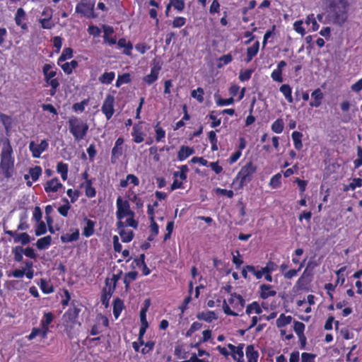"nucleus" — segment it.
<instances>
[{
	"mask_svg": "<svg viewBox=\"0 0 362 362\" xmlns=\"http://www.w3.org/2000/svg\"><path fill=\"white\" fill-rule=\"evenodd\" d=\"M348 18V4L346 0H332L326 10L327 23L341 25Z\"/></svg>",
	"mask_w": 362,
	"mask_h": 362,
	"instance_id": "obj_1",
	"label": "nucleus"
},
{
	"mask_svg": "<svg viewBox=\"0 0 362 362\" xmlns=\"http://www.w3.org/2000/svg\"><path fill=\"white\" fill-rule=\"evenodd\" d=\"M14 157L13 156V148L8 140L4 143L1 153L0 170L6 178L13 175L14 171Z\"/></svg>",
	"mask_w": 362,
	"mask_h": 362,
	"instance_id": "obj_2",
	"label": "nucleus"
},
{
	"mask_svg": "<svg viewBox=\"0 0 362 362\" xmlns=\"http://www.w3.org/2000/svg\"><path fill=\"white\" fill-rule=\"evenodd\" d=\"M81 310L76 306L71 307L63 315V325L65 327V332L68 337L71 339L76 334V327H80L81 324L78 321V316Z\"/></svg>",
	"mask_w": 362,
	"mask_h": 362,
	"instance_id": "obj_3",
	"label": "nucleus"
},
{
	"mask_svg": "<svg viewBox=\"0 0 362 362\" xmlns=\"http://www.w3.org/2000/svg\"><path fill=\"white\" fill-rule=\"evenodd\" d=\"M256 166L252 162L247 163L241 168L233 180V185H238V189L243 188V186L247 185L252 180V175L256 171Z\"/></svg>",
	"mask_w": 362,
	"mask_h": 362,
	"instance_id": "obj_4",
	"label": "nucleus"
},
{
	"mask_svg": "<svg viewBox=\"0 0 362 362\" xmlns=\"http://www.w3.org/2000/svg\"><path fill=\"white\" fill-rule=\"evenodd\" d=\"M69 131L77 141L83 139L87 134L88 125L80 119L72 117L69 120Z\"/></svg>",
	"mask_w": 362,
	"mask_h": 362,
	"instance_id": "obj_5",
	"label": "nucleus"
},
{
	"mask_svg": "<svg viewBox=\"0 0 362 362\" xmlns=\"http://www.w3.org/2000/svg\"><path fill=\"white\" fill-rule=\"evenodd\" d=\"M52 65L45 64L42 67V72L45 76V81L48 86H51L50 95H54L56 93L57 88L59 86V83L54 77L57 75L55 71L51 70Z\"/></svg>",
	"mask_w": 362,
	"mask_h": 362,
	"instance_id": "obj_6",
	"label": "nucleus"
},
{
	"mask_svg": "<svg viewBox=\"0 0 362 362\" xmlns=\"http://www.w3.org/2000/svg\"><path fill=\"white\" fill-rule=\"evenodd\" d=\"M116 204L117 209L116 216L117 219L121 221L125 216L134 217V213L130 209V206L127 201H123L121 197H118Z\"/></svg>",
	"mask_w": 362,
	"mask_h": 362,
	"instance_id": "obj_7",
	"label": "nucleus"
},
{
	"mask_svg": "<svg viewBox=\"0 0 362 362\" xmlns=\"http://www.w3.org/2000/svg\"><path fill=\"white\" fill-rule=\"evenodd\" d=\"M114 105V96L110 94H107L101 107V111L105 115L107 120L110 119L115 113Z\"/></svg>",
	"mask_w": 362,
	"mask_h": 362,
	"instance_id": "obj_8",
	"label": "nucleus"
},
{
	"mask_svg": "<svg viewBox=\"0 0 362 362\" xmlns=\"http://www.w3.org/2000/svg\"><path fill=\"white\" fill-rule=\"evenodd\" d=\"M48 142L46 140H42L40 144H36L33 141L29 144V149L34 158H40L41 153L48 148Z\"/></svg>",
	"mask_w": 362,
	"mask_h": 362,
	"instance_id": "obj_9",
	"label": "nucleus"
},
{
	"mask_svg": "<svg viewBox=\"0 0 362 362\" xmlns=\"http://www.w3.org/2000/svg\"><path fill=\"white\" fill-rule=\"evenodd\" d=\"M93 4L87 1H81L76 5V12L81 14L82 16L90 17L93 14Z\"/></svg>",
	"mask_w": 362,
	"mask_h": 362,
	"instance_id": "obj_10",
	"label": "nucleus"
},
{
	"mask_svg": "<svg viewBox=\"0 0 362 362\" xmlns=\"http://www.w3.org/2000/svg\"><path fill=\"white\" fill-rule=\"evenodd\" d=\"M160 70V66L158 64H155L151 66V73L144 78V81L148 85L152 84L157 80Z\"/></svg>",
	"mask_w": 362,
	"mask_h": 362,
	"instance_id": "obj_11",
	"label": "nucleus"
},
{
	"mask_svg": "<svg viewBox=\"0 0 362 362\" xmlns=\"http://www.w3.org/2000/svg\"><path fill=\"white\" fill-rule=\"evenodd\" d=\"M228 303L232 305L233 308L237 310H242L245 305V300L243 297L236 293L231 294Z\"/></svg>",
	"mask_w": 362,
	"mask_h": 362,
	"instance_id": "obj_12",
	"label": "nucleus"
},
{
	"mask_svg": "<svg viewBox=\"0 0 362 362\" xmlns=\"http://www.w3.org/2000/svg\"><path fill=\"white\" fill-rule=\"evenodd\" d=\"M259 289L260 297L262 299H267L269 297L274 296L276 294V291L272 288V286L268 284H262Z\"/></svg>",
	"mask_w": 362,
	"mask_h": 362,
	"instance_id": "obj_13",
	"label": "nucleus"
},
{
	"mask_svg": "<svg viewBox=\"0 0 362 362\" xmlns=\"http://www.w3.org/2000/svg\"><path fill=\"white\" fill-rule=\"evenodd\" d=\"M61 187H62V183L59 182L57 178H54L47 182L45 186V190L46 192H56Z\"/></svg>",
	"mask_w": 362,
	"mask_h": 362,
	"instance_id": "obj_14",
	"label": "nucleus"
},
{
	"mask_svg": "<svg viewBox=\"0 0 362 362\" xmlns=\"http://www.w3.org/2000/svg\"><path fill=\"white\" fill-rule=\"evenodd\" d=\"M25 13L24 10L22 8H18L15 16V22L23 30H27L28 28L26 23L23 22L25 20Z\"/></svg>",
	"mask_w": 362,
	"mask_h": 362,
	"instance_id": "obj_15",
	"label": "nucleus"
},
{
	"mask_svg": "<svg viewBox=\"0 0 362 362\" xmlns=\"http://www.w3.org/2000/svg\"><path fill=\"white\" fill-rule=\"evenodd\" d=\"M194 151L192 148L186 146H182L177 152V159L180 161L184 160L189 156L194 154Z\"/></svg>",
	"mask_w": 362,
	"mask_h": 362,
	"instance_id": "obj_16",
	"label": "nucleus"
},
{
	"mask_svg": "<svg viewBox=\"0 0 362 362\" xmlns=\"http://www.w3.org/2000/svg\"><path fill=\"white\" fill-rule=\"evenodd\" d=\"M311 97L314 99L313 101L310 103L311 107H317L321 105V101L323 98V93L320 88L315 89L311 94Z\"/></svg>",
	"mask_w": 362,
	"mask_h": 362,
	"instance_id": "obj_17",
	"label": "nucleus"
},
{
	"mask_svg": "<svg viewBox=\"0 0 362 362\" xmlns=\"http://www.w3.org/2000/svg\"><path fill=\"white\" fill-rule=\"evenodd\" d=\"M132 135L135 143H141L144 139V134L141 131V127L139 125H134L132 129Z\"/></svg>",
	"mask_w": 362,
	"mask_h": 362,
	"instance_id": "obj_18",
	"label": "nucleus"
},
{
	"mask_svg": "<svg viewBox=\"0 0 362 362\" xmlns=\"http://www.w3.org/2000/svg\"><path fill=\"white\" fill-rule=\"evenodd\" d=\"M42 174V168L40 166H35L34 168H30L29 169V174H25L24 175V179L28 180L30 177L33 182L38 180L39 177Z\"/></svg>",
	"mask_w": 362,
	"mask_h": 362,
	"instance_id": "obj_19",
	"label": "nucleus"
},
{
	"mask_svg": "<svg viewBox=\"0 0 362 362\" xmlns=\"http://www.w3.org/2000/svg\"><path fill=\"white\" fill-rule=\"evenodd\" d=\"M245 354L248 362H257L259 354L255 350L252 345H248L247 346Z\"/></svg>",
	"mask_w": 362,
	"mask_h": 362,
	"instance_id": "obj_20",
	"label": "nucleus"
},
{
	"mask_svg": "<svg viewBox=\"0 0 362 362\" xmlns=\"http://www.w3.org/2000/svg\"><path fill=\"white\" fill-rule=\"evenodd\" d=\"M53 320V315L51 313H45L43 315V317L41 320L40 325L42 327H44V335L45 333H48L49 332V325Z\"/></svg>",
	"mask_w": 362,
	"mask_h": 362,
	"instance_id": "obj_21",
	"label": "nucleus"
},
{
	"mask_svg": "<svg viewBox=\"0 0 362 362\" xmlns=\"http://www.w3.org/2000/svg\"><path fill=\"white\" fill-rule=\"evenodd\" d=\"M259 47V42H255L251 47L247 49V58L246 62H250L252 58L257 54Z\"/></svg>",
	"mask_w": 362,
	"mask_h": 362,
	"instance_id": "obj_22",
	"label": "nucleus"
},
{
	"mask_svg": "<svg viewBox=\"0 0 362 362\" xmlns=\"http://www.w3.org/2000/svg\"><path fill=\"white\" fill-rule=\"evenodd\" d=\"M52 240V239L50 235L41 238L37 240L36 247L40 250H45L51 245Z\"/></svg>",
	"mask_w": 362,
	"mask_h": 362,
	"instance_id": "obj_23",
	"label": "nucleus"
},
{
	"mask_svg": "<svg viewBox=\"0 0 362 362\" xmlns=\"http://www.w3.org/2000/svg\"><path fill=\"white\" fill-rule=\"evenodd\" d=\"M292 139L293 141L294 147L297 150H300L303 147L302 137L303 134L300 132L295 131L291 134Z\"/></svg>",
	"mask_w": 362,
	"mask_h": 362,
	"instance_id": "obj_24",
	"label": "nucleus"
},
{
	"mask_svg": "<svg viewBox=\"0 0 362 362\" xmlns=\"http://www.w3.org/2000/svg\"><path fill=\"white\" fill-rule=\"evenodd\" d=\"M68 165L62 162L58 163L57 165V171L61 174L63 180H66L68 177Z\"/></svg>",
	"mask_w": 362,
	"mask_h": 362,
	"instance_id": "obj_25",
	"label": "nucleus"
},
{
	"mask_svg": "<svg viewBox=\"0 0 362 362\" xmlns=\"http://www.w3.org/2000/svg\"><path fill=\"white\" fill-rule=\"evenodd\" d=\"M197 318L206 322H211L216 319V315L213 311L202 312L197 315Z\"/></svg>",
	"mask_w": 362,
	"mask_h": 362,
	"instance_id": "obj_26",
	"label": "nucleus"
},
{
	"mask_svg": "<svg viewBox=\"0 0 362 362\" xmlns=\"http://www.w3.org/2000/svg\"><path fill=\"white\" fill-rule=\"evenodd\" d=\"M280 91L282 93V94L284 95V97L286 98V99L287 100V101L288 103H292L293 102V97H292V95H291V88L290 87L289 85L288 84H283L280 88H279Z\"/></svg>",
	"mask_w": 362,
	"mask_h": 362,
	"instance_id": "obj_27",
	"label": "nucleus"
},
{
	"mask_svg": "<svg viewBox=\"0 0 362 362\" xmlns=\"http://www.w3.org/2000/svg\"><path fill=\"white\" fill-rule=\"evenodd\" d=\"M123 309V301L119 298H116L113 303V315L117 319L119 316Z\"/></svg>",
	"mask_w": 362,
	"mask_h": 362,
	"instance_id": "obj_28",
	"label": "nucleus"
},
{
	"mask_svg": "<svg viewBox=\"0 0 362 362\" xmlns=\"http://www.w3.org/2000/svg\"><path fill=\"white\" fill-rule=\"evenodd\" d=\"M292 320V317L290 315L286 316L284 314H281L279 317L276 320V326L278 327H284L290 324Z\"/></svg>",
	"mask_w": 362,
	"mask_h": 362,
	"instance_id": "obj_29",
	"label": "nucleus"
},
{
	"mask_svg": "<svg viewBox=\"0 0 362 362\" xmlns=\"http://www.w3.org/2000/svg\"><path fill=\"white\" fill-rule=\"evenodd\" d=\"M59 66H61L62 69L66 74H70L73 69L76 68L78 66V62L76 60H72L71 62H65L64 64H61Z\"/></svg>",
	"mask_w": 362,
	"mask_h": 362,
	"instance_id": "obj_30",
	"label": "nucleus"
},
{
	"mask_svg": "<svg viewBox=\"0 0 362 362\" xmlns=\"http://www.w3.org/2000/svg\"><path fill=\"white\" fill-rule=\"evenodd\" d=\"M138 276V273L136 272H129L127 273L124 278V284H125L126 289H128L130 284L135 281Z\"/></svg>",
	"mask_w": 362,
	"mask_h": 362,
	"instance_id": "obj_31",
	"label": "nucleus"
},
{
	"mask_svg": "<svg viewBox=\"0 0 362 362\" xmlns=\"http://www.w3.org/2000/svg\"><path fill=\"white\" fill-rule=\"evenodd\" d=\"M117 45L119 47L124 48V54H125L127 55H129L131 54V50L132 49V45L129 41L126 40L124 38L119 39L117 42Z\"/></svg>",
	"mask_w": 362,
	"mask_h": 362,
	"instance_id": "obj_32",
	"label": "nucleus"
},
{
	"mask_svg": "<svg viewBox=\"0 0 362 362\" xmlns=\"http://www.w3.org/2000/svg\"><path fill=\"white\" fill-rule=\"evenodd\" d=\"M86 225L83 228V235L86 237H90L94 233V226L95 223L91 220H86Z\"/></svg>",
	"mask_w": 362,
	"mask_h": 362,
	"instance_id": "obj_33",
	"label": "nucleus"
},
{
	"mask_svg": "<svg viewBox=\"0 0 362 362\" xmlns=\"http://www.w3.org/2000/svg\"><path fill=\"white\" fill-rule=\"evenodd\" d=\"M115 73L112 71L105 72L99 77V81L102 83L110 84L115 78Z\"/></svg>",
	"mask_w": 362,
	"mask_h": 362,
	"instance_id": "obj_34",
	"label": "nucleus"
},
{
	"mask_svg": "<svg viewBox=\"0 0 362 362\" xmlns=\"http://www.w3.org/2000/svg\"><path fill=\"white\" fill-rule=\"evenodd\" d=\"M244 344H240L238 346V349L232 355L234 360L237 362H244V353H243Z\"/></svg>",
	"mask_w": 362,
	"mask_h": 362,
	"instance_id": "obj_35",
	"label": "nucleus"
},
{
	"mask_svg": "<svg viewBox=\"0 0 362 362\" xmlns=\"http://www.w3.org/2000/svg\"><path fill=\"white\" fill-rule=\"evenodd\" d=\"M262 311V308L259 307L257 302H253L252 303L248 305L246 308V313L247 315H250L253 313L256 314H260Z\"/></svg>",
	"mask_w": 362,
	"mask_h": 362,
	"instance_id": "obj_36",
	"label": "nucleus"
},
{
	"mask_svg": "<svg viewBox=\"0 0 362 362\" xmlns=\"http://www.w3.org/2000/svg\"><path fill=\"white\" fill-rule=\"evenodd\" d=\"M73 50L71 48L67 47L65 48L60 57L58 59V64L60 65L62 62H64L67 59H70L72 57Z\"/></svg>",
	"mask_w": 362,
	"mask_h": 362,
	"instance_id": "obj_37",
	"label": "nucleus"
},
{
	"mask_svg": "<svg viewBox=\"0 0 362 362\" xmlns=\"http://www.w3.org/2000/svg\"><path fill=\"white\" fill-rule=\"evenodd\" d=\"M79 233L78 231H76L72 233L71 234H64L61 236V240L63 243H69L78 239Z\"/></svg>",
	"mask_w": 362,
	"mask_h": 362,
	"instance_id": "obj_38",
	"label": "nucleus"
},
{
	"mask_svg": "<svg viewBox=\"0 0 362 362\" xmlns=\"http://www.w3.org/2000/svg\"><path fill=\"white\" fill-rule=\"evenodd\" d=\"M284 127V126L283 120L281 119H277L273 122L271 128L274 132L276 134H280L283 132Z\"/></svg>",
	"mask_w": 362,
	"mask_h": 362,
	"instance_id": "obj_39",
	"label": "nucleus"
},
{
	"mask_svg": "<svg viewBox=\"0 0 362 362\" xmlns=\"http://www.w3.org/2000/svg\"><path fill=\"white\" fill-rule=\"evenodd\" d=\"M30 236L26 233H22L20 234H16L14 238V241L16 243H21L23 245H26L30 242Z\"/></svg>",
	"mask_w": 362,
	"mask_h": 362,
	"instance_id": "obj_40",
	"label": "nucleus"
},
{
	"mask_svg": "<svg viewBox=\"0 0 362 362\" xmlns=\"http://www.w3.org/2000/svg\"><path fill=\"white\" fill-rule=\"evenodd\" d=\"M40 288L45 293H51L54 291L53 287L50 284L44 279H42L40 280Z\"/></svg>",
	"mask_w": 362,
	"mask_h": 362,
	"instance_id": "obj_41",
	"label": "nucleus"
},
{
	"mask_svg": "<svg viewBox=\"0 0 362 362\" xmlns=\"http://www.w3.org/2000/svg\"><path fill=\"white\" fill-rule=\"evenodd\" d=\"M362 185V180L361 178H354L352 182L348 185H345L344 190L348 191L349 189L354 190L356 187H360Z\"/></svg>",
	"mask_w": 362,
	"mask_h": 362,
	"instance_id": "obj_42",
	"label": "nucleus"
},
{
	"mask_svg": "<svg viewBox=\"0 0 362 362\" xmlns=\"http://www.w3.org/2000/svg\"><path fill=\"white\" fill-rule=\"evenodd\" d=\"M123 153V150L121 146H115L112 149L111 160L115 163L116 160L120 157Z\"/></svg>",
	"mask_w": 362,
	"mask_h": 362,
	"instance_id": "obj_43",
	"label": "nucleus"
},
{
	"mask_svg": "<svg viewBox=\"0 0 362 362\" xmlns=\"http://www.w3.org/2000/svg\"><path fill=\"white\" fill-rule=\"evenodd\" d=\"M119 235L121 236L122 241L124 243L130 242L134 237V233L132 230H122L119 233Z\"/></svg>",
	"mask_w": 362,
	"mask_h": 362,
	"instance_id": "obj_44",
	"label": "nucleus"
},
{
	"mask_svg": "<svg viewBox=\"0 0 362 362\" xmlns=\"http://www.w3.org/2000/svg\"><path fill=\"white\" fill-rule=\"evenodd\" d=\"M305 23L307 25L312 24L313 31H316L319 29V24L317 23L316 19L314 17V14H310L307 16Z\"/></svg>",
	"mask_w": 362,
	"mask_h": 362,
	"instance_id": "obj_45",
	"label": "nucleus"
},
{
	"mask_svg": "<svg viewBox=\"0 0 362 362\" xmlns=\"http://www.w3.org/2000/svg\"><path fill=\"white\" fill-rule=\"evenodd\" d=\"M95 189L92 187V183L90 180H87L86 182V195L88 197L92 198L95 196Z\"/></svg>",
	"mask_w": 362,
	"mask_h": 362,
	"instance_id": "obj_46",
	"label": "nucleus"
},
{
	"mask_svg": "<svg viewBox=\"0 0 362 362\" xmlns=\"http://www.w3.org/2000/svg\"><path fill=\"white\" fill-rule=\"evenodd\" d=\"M16 250H20V252H23V254L30 258H35L36 254L34 251V250L31 247H26L25 249H23L21 247H16Z\"/></svg>",
	"mask_w": 362,
	"mask_h": 362,
	"instance_id": "obj_47",
	"label": "nucleus"
},
{
	"mask_svg": "<svg viewBox=\"0 0 362 362\" xmlns=\"http://www.w3.org/2000/svg\"><path fill=\"white\" fill-rule=\"evenodd\" d=\"M64 202H65V204H64L63 206H61L58 208V211L59 213L63 216H67L68 215V211L71 208V206L69 203V201L67 199H64Z\"/></svg>",
	"mask_w": 362,
	"mask_h": 362,
	"instance_id": "obj_48",
	"label": "nucleus"
},
{
	"mask_svg": "<svg viewBox=\"0 0 362 362\" xmlns=\"http://www.w3.org/2000/svg\"><path fill=\"white\" fill-rule=\"evenodd\" d=\"M37 223V225L35 228V235L37 236H40L41 235L46 233L47 228L45 223L43 221H40Z\"/></svg>",
	"mask_w": 362,
	"mask_h": 362,
	"instance_id": "obj_49",
	"label": "nucleus"
},
{
	"mask_svg": "<svg viewBox=\"0 0 362 362\" xmlns=\"http://www.w3.org/2000/svg\"><path fill=\"white\" fill-rule=\"evenodd\" d=\"M130 81V76L128 74H124L122 76H119L117 81L116 86L119 87L121 85L124 83H127Z\"/></svg>",
	"mask_w": 362,
	"mask_h": 362,
	"instance_id": "obj_50",
	"label": "nucleus"
},
{
	"mask_svg": "<svg viewBox=\"0 0 362 362\" xmlns=\"http://www.w3.org/2000/svg\"><path fill=\"white\" fill-rule=\"evenodd\" d=\"M303 21L299 20L296 21L293 23V28L298 33L300 34L302 36H303L305 34V30L304 28H303Z\"/></svg>",
	"mask_w": 362,
	"mask_h": 362,
	"instance_id": "obj_51",
	"label": "nucleus"
},
{
	"mask_svg": "<svg viewBox=\"0 0 362 362\" xmlns=\"http://www.w3.org/2000/svg\"><path fill=\"white\" fill-rule=\"evenodd\" d=\"M293 329L298 336L303 334H304L305 325L303 322L296 321L294 322Z\"/></svg>",
	"mask_w": 362,
	"mask_h": 362,
	"instance_id": "obj_52",
	"label": "nucleus"
},
{
	"mask_svg": "<svg viewBox=\"0 0 362 362\" xmlns=\"http://www.w3.org/2000/svg\"><path fill=\"white\" fill-rule=\"evenodd\" d=\"M252 72V69H246L244 71H241L239 76L240 80L242 81H248L250 78Z\"/></svg>",
	"mask_w": 362,
	"mask_h": 362,
	"instance_id": "obj_53",
	"label": "nucleus"
},
{
	"mask_svg": "<svg viewBox=\"0 0 362 362\" xmlns=\"http://www.w3.org/2000/svg\"><path fill=\"white\" fill-rule=\"evenodd\" d=\"M191 95H192V97L197 99V100L199 102H202L204 100V98H203L204 91H203L202 88H198L197 90H192Z\"/></svg>",
	"mask_w": 362,
	"mask_h": 362,
	"instance_id": "obj_54",
	"label": "nucleus"
},
{
	"mask_svg": "<svg viewBox=\"0 0 362 362\" xmlns=\"http://www.w3.org/2000/svg\"><path fill=\"white\" fill-rule=\"evenodd\" d=\"M165 136V132L163 130L158 124L156 126V139L157 141H160Z\"/></svg>",
	"mask_w": 362,
	"mask_h": 362,
	"instance_id": "obj_55",
	"label": "nucleus"
},
{
	"mask_svg": "<svg viewBox=\"0 0 362 362\" xmlns=\"http://www.w3.org/2000/svg\"><path fill=\"white\" fill-rule=\"evenodd\" d=\"M170 4L177 11H182L185 8V3L182 0H170Z\"/></svg>",
	"mask_w": 362,
	"mask_h": 362,
	"instance_id": "obj_56",
	"label": "nucleus"
},
{
	"mask_svg": "<svg viewBox=\"0 0 362 362\" xmlns=\"http://www.w3.org/2000/svg\"><path fill=\"white\" fill-rule=\"evenodd\" d=\"M281 75H282V71L281 70L276 69L272 71V73L271 74V77L274 81L281 83L283 81V78H282Z\"/></svg>",
	"mask_w": 362,
	"mask_h": 362,
	"instance_id": "obj_57",
	"label": "nucleus"
},
{
	"mask_svg": "<svg viewBox=\"0 0 362 362\" xmlns=\"http://www.w3.org/2000/svg\"><path fill=\"white\" fill-rule=\"evenodd\" d=\"M209 118L213 122H211V127L212 128L216 127L221 124V119H216V115L214 111H212L209 115Z\"/></svg>",
	"mask_w": 362,
	"mask_h": 362,
	"instance_id": "obj_58",
	"label": "nucleus"
},
{
	"mask_svg": "<svg viewBox=\"0 0 362 362\" xmlns=\"http://www.w3.org/2000/svg\"><path fill=\"white\" fill-rule=\"evenodd\" d=\"M51 18H42L40 23L43 29H51L54 26V23L51 22Z\"/></svg>",
	"mask_w": 362,
	"mask_h": 362,
	"instance_id": "obj_59",
	"label": "nucleus"
},
{
	"mask_svg": "<svg viewBox=\"0 0 362 362\" xmlns=\"http://www.w3.org/2000/svg\"><path fill=\"white\" fill-rule=\"evenodd\" d=\"M185 24V18L183 17H177L173 21L174 28H180Z\"/></svg>",
	"mask_w": 362,
	"mask_h": 362,
	"instance_id": "obj_60",
	"label": "nucleus"
},
{
	"mask_svg": "<svg viewBox=\"0 0 362 362\" xmlns=\"http://www.w3.org/2000/svg\"><path fill=\"white\" fill-rule=\"evenodd\" d=\"M216 193H218L221 195H223V196H226L228 198H232L234 195V193L232 190H227L226 189L217 188L216 189Z\"/></svg>",
	"mask_w": 362,
	"mask_h": 362,
	"instance_id": "obj_61",
	"label": "nucleus"
},
{
	"mask_svg": "<svg viewBox=\"0 0 362 362\" xmlns=\"http://www.w3.org/2000/svg\"><path fill=\"white\" fill-rule=\"evenodd\" d=\"M276 267L274 262L270 261L267 262L266 266L262 267V269L265 273H271L276 269Z\"/></svg>",
	"mask_w": 362,
	"mask_h": 362,
	"instance_id": "obj_62",
	"label": "nucleus"
},
{
	"mask_svg": "<svg viewBox=\"0 0 362 362\" xmlns=\"http://www.w3.org/2000/svg\"><path fill=\"white\" fill-rule=\"evenodd\" d=\"M67 195L71 198V202L74 203L79 197V192L77 190L73 191L69 189L66 192Z\"/></svg>",
	"mask_w": 362,
	"mask_h": 362,
	"instance_id": "obj_63",
	"label": "nucleus"
},
{
	"mask_svg": "<svg viewBox=\"0 0 362 362\" xmlns=\"http://www.w3.org/2000/svg\"><path fill=\"white\" fill-rule=\"evenodd\" d=\"M352 91L358 93L362 90V78L351 86Z\"/></svg>",
	"mask_w": 362,
	"mask_h": 362,
	"instance_id": "obj_64",
	"label": "nucleus"
}]
</instances>
